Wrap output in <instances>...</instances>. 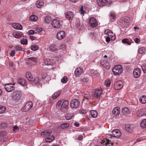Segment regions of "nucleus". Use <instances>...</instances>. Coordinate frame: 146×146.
<instances>
[{
	"instance_id": "1",
	"label": "nucleus",
	"mask_w": 146,
	"mask_h": 146,
	"mask_svg": "<svg viewBox=\"0 0 146 146\" xmlns=\"http://www.w3.org/2000/svg\"><path fill=\"white\" fill-rule=\"evenodd\" d=\"M122 71V66L119 65L115 66L112 69L113 74L116 76L119 75L121 74Z\"/></svg>"
},
{
	"instance_id": "2",
	"label": "nucleus",
	"mask_w": 146,
	"mask_h": 146,
	"mask_svg": "<svg viewBox=\"0 0 146 146\" xmlns=\"http://www.w3.org/2000/svg\"><path fill=\"white\" fill-rule=\"evenodd\" d=\"M113 143L108 139H104L102 140L100 145L96 146H113Z\"/></svg>"
},
{
	"instance_id": "3",
	"label": "nucleus",
	"mask_w": 146,
	"mask_h": 146,
	"mask_svg": "<svg viewBox=\"0 0 146 146\" xmlns=\"http://www.w3.org/2000/svg\"><path fill=\"white\" fill-rule=\"evenodd\" d=\"M33 106V102L31 101H29L27 102L22 110L24 112L27 111L31 109Z\"/></svg>"
},
{
	"instance_id": "4",
	"label": "nucleus",
	"mask_w": 146,
	"mask_h": 146,
	"mask_svg": "<svg viewBox=\"0 0 146 146\" xmlns=\"http://www.w3.org/2000/svg\"><path fill=\"white\" fill-rule=\"evenodd\" d=\"M15 84H7L5 85V88L6 90L9 92H11L14 90L15 88L13 86Z\"/></svg>"
},
{
	"instance_id": "5",
	"label": "nucleus",
	"mask_w": 146,
	"mask_h": 146,
	"mask_svg": "<svg viewBox=\"0 0 146 146\" xmlns=\"http://www.w3.org/2000/svg\"><path fill=\"white\" fill-rule=\"evenodd\" d=\"M80 104V102L78 100L74 99L71 100L70 102V106L72 108H77Z\"/></svg>"
},
{
	"instance_id": "6",
	"label": "nucleus",
	"mask_w": 146,
	"mask_h": 146,
	"mask_svg": "<svg viewBox=\"0 0 146 146\" xmlns=\"http://www.w3.org/2000/svg\"><path fill=\"white\" fill-rule=\"evenodd\" d=\"M89 24L92 27H96L98 25L96 19L93 17H90L89 19Z\"/></svg>"
},
{
	"instance_id": "7",
	"label": "nucleus",
	"mask_w": 146,
	"mask_h": 146,
	"mask_svg": "<svg viewBox=\"0 0 146 146\" xmlns=\"http://www.w3.org/2000/svg\"><path fill=\"white\" fill-rule=\"evenodd\" d=\"M21 95V93L20 92L15 91L13 92L12 98L15 100H19L20 99Z\"/></svg>"
},
{
	"instance_id": "8",
	"label": "nucleus",
	"mask_w": 146,
	"mask_h": 146,
	"mask_svg": "<svg viewBox=\"0 0 146 146\" xmlns=\"http://www.w3.org/2000/svg\"><path fill=\"white\" fill-rule=\"evenodd\" d=\"M52 26L55 28H59L61 26L60 21L57 19H54L52 22Z\"/></svg>"
},
{
	"instance_id": "9",
	"label": "nucleus",
	"mask_w": 146,
	"mask_h": 146,
	"mask_svg": "<svg viewBox=\"0 0 146 146\" xmlns=\"http://www.w3.org/2000/svg\"><path fill=\"white\" fill-rule=\"evenodd\" d=\"M102 90L99 89H96L94 93L92 94V96L95 98L99 99L102 94Z\"/></svg>"
},
{
	"instance_id": "10",
	"label": "nucleus",
	"mask_w": 146,
	"mask_h": 146,
	"mask_svg": "<svg viewBox=\"0 0 146 146\" xmlns=\"http://www.w3.org/2000/svg\"><path fill=\"white\" fill-rule=\"evenodd\" d=\"M91 95V94L90 92H88L86 94H85L83 96V101H85L86 102H89V100L91 99H92Z\"/></svg>"
},
{
	"instance_id": "11",
	"label": "nucleus",
	"mask_w": 146,
	"mask_h": 146,
	"mask_svg": "<svg viewBox=\"0 0 146 146\" xmlns=\"http://www.w3.org/2000/svg\"><path fill=\"white\" fill-rule=\"evenodd\" d=\"M121 132L118 129H114L113 130L111 134L112 137H119L121 135Z\"/></svg>"
},
{
	"instance_id": "12",
	"label": "nucleus",
	"mask_w": 146,
	"mask_h": 146,
	"mask_svg": "<svg viewBox=\"0 0 146 146\" xmlns=\"http://www.w3.org/2000/svg\"><path fill=\"white\" fill-rule=\"evenodd\" d=\"M141 74V70L139 68H135L133 70V74L134 77L135 78L139 77Z\"/></svg>"
},
{
	"instance_id": "13",
	"label": "nucleus",
	"mask_w": 146,
	"mask_h": 146,
	"mask_svg": "<svg viewBox=\"0 0 146 146\" xmlns=\"http://www.w3.org/2000/svg\"><path fill=\"white\" fill-rule=\"evenodd\" d=\"M65 35V33L64 31H60L58 32L57 34L56 37L57 39L61 40L63 38Z\"/></svg>"
},
{
	"instance_id": "14",
	"label": "nucleus",
	"mask_w": 146,
	"mask_h": 146,
	"mask_svg": "<svg viewBox=\"0 0 146 146\" xmlns=\"http://www.w3.org/2000/svg\"><path fill=\"white\" fill-rule=\"evenodd\" d=\"M123 86L122 82L119 81L114 85L113 88L115 90H118L121 89Z\"/></svg>"
},
{
	"instance_id": "15",
	"label": "nucleus",
	"mask_w": 146,
	"mask_h": 146,
	"mask_svg": "<svg viewBox=\"0 0 146 146\" xmlns=\"http://www.w3.org/2000/svg\"><path fill=\"white\" fill-rule=\"evenodd\" d=\"M101 64L106 69L108 70L110 68V65L108 62L106 60H102L100 62Z\"/></svg>"
},
{
	"instance_id": "16",
	"label": "nucleus",
	"mask_w": 146,
	"mask_h": 146,
	"mask_svg": "<svg viewBox=\"0 0 146 146\" xmlns=\"http://www.w3.org/2000/svg\"><path fill=\"white\" fill-rule=\"evenodd\" d=\"M83 69L81 67L77 68L74 71V74L76 77L80 75L83 72Z\"/></svg>"
},
{
	"instance_id": "17",
	"label": "nucleus",
	"mask_w": 146,
	"mask_h": 146,
	"mask_svg": "<svg viewBox=\"0 0 146 146\" xmlns=\"http://www.w3.org/2000/svg\"><path fill=\"white\" fill-rule=\"evenodd\" d=\"M48 48L50 51L52 52H56L58 50V47L54 44H52L49 46Z\"/></svg>"
},
{
	"instance_id": "18",
	"label": "nucleus",
	"mask_w": 146,
	"mask_h": 146,
	"mask_svg": "<svg viewBox=\"0 0 146 146\" xmlns=\"http://www.w3.org/2000/svg\"><path fill=\"white\" fill-rule=\"evenodd\" d=\"M66 17L68 20H72L74 17L73 13L70 11L67 12L65 14Z\"/></svg>"
},
{
	"instance_id": "19",
	"label": "nucleus",
	"mask_w": 146,
	"mask_h": 146,
	"mask_svg": "<svg viewBox=\"0 0 146 146\" xmlns=\"http://www.w3.org/2000/svg\"><path fill=\"white\" fill-rule=\"evenodd\" d=\"M145 110V109L138 108L136 113L137 115L139 117H141L144 115L145 112L144 110Z\"/></svg>"
},
{
	"instance_id": "20",
	"label": "nucleus",
	"mask_w": 146,
	"mask_h": 146,
	"mask_svg": "<svg viewBox=\"0 0 146 146\" xmlns=\"http://www.w3.org/2000/svg\"><path fill=\"white\" fill-rule=\"evenodd\" d=\"M69 104V102L66 100H64L62 101V104L60 106V109L61 110L64 108H66L68 106Z\"/></svg>"
},
{
	"instance_id": "21",
	"label": "nucleus",
	"mask_w": 146,
	"mask_h": 146,
	"mask_svg": "<svg viewBox=\"0 0 146 146\" xmlns=\"http://www.w3.org/2000/svg\"><path fill=\"white\" fill-rule=\"evenodd\" d=\"M55 137L53 135H49L45 139V141L47 142L50 143L54 139Z\"/></svg>"
},
{
	"instance_id": "22",
	"label": "nucleus",
	"mask_w": 146,
	"mask_h": 146,
	"mask_svg": "<svg viewBox=\"0 0 146 146\" xmlns=\"http://www.w3.org/2000/svg\"><path fill=\"white\" fill-rule=\"evenodd\" d=\"M12 26L14 29L17 30H21L22 28V26L19 23H13Z\"/></svg>"
},
{
	"instance_id": "23",
	"label": "nucleus",
	"mask_w": 146,
	"mask_h": 146,
	"mask_svg": "<svg viewBox=\"0 0 146 146\" xmlns=\"http://www.w3.org/2000/svg\"><path fill=\"white\" fill-rule=\"evenodd\" d=\"M36 7L38 8H40L44 5V1L43 0H38L36 3Z\"/></svg>"
},
{
	"instance_id": "24",
	"label": "nucleus",
	"mask_w": 146,
	"mask_h": 146,
	"mask_svg": "<svg viewBox=\"0 0 146 146\" xmlns=\"http://www.w3.org/2000/svg\"><path fill=\"white\" fill-rule=\"evenodd\" d=\"M52 133L51 130H48L44 131L41 133V135L47 136L49 135Z\"/></svg>"
},
{
	"instance_id": "25",
	"label": "nucleus",
	"mask_w": 146,
	"mask_h": 146,
	"mask_svg": "<svg viewBox=\"0 0 146 146\" xmlns=\"http://www.w3.org/2000/svg\"><path fill=\"white\" fill-rule=\"evenodd\" d=\"M47 76V74L46 73H43L42 74L41 80H40V81H42L43 83H45L47 81L46 77Z\"/></svg>"
},
{
	"instance_id": "26",
	"label": "nucleus",
	"mask_w": 146,
	"mask_h": 146,
	"mask_svg": "<svg viewBox=\"0 0 146 146\" xmlns=\"http://www.w3.org/2000/svg\"><path fill=\"white\" fill-rule=\"evenodd\" d=\"M132 40L131 39H128L125 38L122 40V42L124 44H126L127 45H130L131 43Z\"/></svg>"
},
{
	"instance_id": "27",
	"label": "nucleus",
	"mask_w": 146,
	"mask_h": 146,
	"mask_svg": "<svg viewBox=\"0 0 146 146\" xmlns=\"http://www.w3.org/2000/svg\"><path fill=\"white\" fill-rule=\"evenodd\" d=\"M26 76L27 79L30 81H33V80H32L33 78L32 74L31 73L29 72H27L26 74Z\"/></svg>"
},
{
	"instance_id": "28",
	"label": "nucleus",
	"mask_w": 146,
	"mask_h": 146,
	"mask_svg": "<svg viewBox=\"0 0 146 146\" xmlns=\"http://www.w3.org/2000/svg\"><path fill=\"white\" fill-rule=\"evenodd\" d=\"M139 102L142 104H145L146 103V96L143 95L140 97L139 99Z\"/></svg>"
},
{
	"instance_id": "29",
	"label": "nucleus",
	"mask_w": 146,
	"mask_h": 146,
	"mask_svg": "<svg viewBox=\"0 0 146 146\" xmlns=\"http://www.w3.org/2000/svg\"><path fill=\"white\" fill-rule=\"evenodd\" d=\"M119 109V108L118 107L115 108L112 111L113 114L116 115H118L120 113Z\"/></svg>"
},
{
	"instance_id": "30",
	"label": "nucleus",
	"mask_w": 146,
	"mask_h": 146,
	"mask_svg": "<svg viewBox=\"0 0 146 146\" xmlns=\"http://www.w3.org/2000/svg\"><path fill=\"white\" fill-rule=\"evenodd\" d=\"M18 83L22 86H24L26 84V82L25 80L23 78H21L18 80Z\"/></svg>"
},
{
	"instance_id": "31",
	"label": "nucleus",
	"mask_w": 146,
	"mask_h": 146,
	"mask_svg": "<svg viewBox=\"0 0 146 146\" xmlns=\"http://www.w3.org/2000/svg\"><path fill=\"white\" fill-rule=\"evenodd\" d=\"M105 0H97V3L99 6H103L105 5Z\"/></svg>"
},
{
	"instance_id": "32",
	"label": "nucleus",
	"mask_w": 146,
	"mask_h": 146,
	"mask_svg": "<svg viewBox=\"0 0 146 146\" xmlns=\"http://www.w3.org/2000/svg\"><path fill=\"white\" fill-rule=\"evenodd\" d=\"M91 115L93 118L96 117L98 115L97 111L94 110H92L90 111Z\"/></svg>"
},
{
	"instance_id": "33",
	"label": "nucleus",
	"mask_w": 146,
	"mask_h": 146,
	"mask_svg": "<svg viewBox=\"0 0 146 146\" xmlns=\"http://www.w3.org/2000/svg\"><path fill=\"white\" fill-rule=\"evenodd\" d=\"M122 111L123 113L125 114H129L130 112L129 108L127 107H125L123 108Z\"/></svg>"
},
{
	"instance_id": "34",
	"label": "nucleus",
	"mask_w": 146,
	"mask_h": 146,
	"mask_svg": "<svg viewBox=\"0 0 146 146\" xmlns=\"http://www.w3.org/2000/svg\"><path fill=\"white\" fill-rule=\"evenodd\" d=\"M104 33L105 35H108V36H111V34H113V33L109 29H107L104 31Z\"/></svg>"
},
{
	"instance_id": "35",
	"label": "nucleus",
	"mask_w": 146,
	"mask_h": 146,
	"mask_svg": "<svg viewBox=\"0 0 146 146\" xmlns=\"http://www.w3.org/2000/svg\"><path fill=\"white\" fill-rule=\"evenodd\" d=\"M134 127V125L133 124L127 125L126 127L127 130L129 131L132 130Z\"/></svg>"
},
{
	"instance_id": "36",
	"label": "nucleus",
	"mask_w": 146,
	"mask_h": 146,
	"mask_svg": "<svg viewBox=\"0 0 146 146\" xmlns=\"http://www.w3.org/2000/svg\"><path fill=\"white\" fill-rule=\"evenodd\" d=\"M15 50L17 51H21L22 50V48L19 45H17L14 48Z\"/></svg>"
},
{
	"instance_id": "37",
	"label": "nucleus",
	"mask_w": 146,
	"mask_h": 146,
	"mask_svg": "<svg viewBox=\"0 0 146 146\" xmlns=\"http://www.w3.org/2000/svg\"><path fill=\"white\" fill-rule=\"evenodd\" d=\"M60 94V91L57 92H55L52 96V98L53 99H55L58 97Z\"/></svg>"
},
{
	"instance_id": "38",
	"label": "nucleus",
	"mask_w": 146,
	"mask_h": 146,
	"mask_svg": "<svg viewBox=\"0 0 146 146\" xmlns=\"http://www.w3.org/2000/svg\"><path fill=\"white\" fill-rule=\"evenodd\" d=\"M29 19L31 20H32L34 21H36L37 20L38 18L35 15H33L30 17Z\"/></svg>"
},
{
	"instance_id": "39",
	"label": "nucleus",
	"mask_w": 146,
	"mask_h": 146,
	"mask_svg": "<svg viewBox=\"0 0 146 146\" xmlns=\"http://www.w3.org/2000/svg\"><path fill=\"white\" fill-rule=\"evenodd\" d=\"M6 110V108L5 107L0 106V113H4Z\"/></svg>"
},
{
	"instance_id": "40",
	"label": "nucleus",
	"mask_w": 146,
	"mask_h": 146,
	"mask_svg": "<svg viewBox=\"0 0 146 146\" xmlns=\"http://www.w3.org/2000/svg\"><path fill=\"white\" fill-rule=\"evenodd\" d=\"M73 116L72 114H68L65 115V118L66 120H69L72 118Z\"/></svg>"
},
{
	"instance_id": "41",
	"label": "nucleus",
	"mask_w": 146,
	"mask_h": 146,
	"mask_svg": "<svg viewBox=\"0 0 146 146\" xmlns=\"http://www.w3.org/2000/svg\"><path fill=\"white\" fill-rule=\"evenodd\" d=\"M32 80L33 81H31V82H34L35 83L38 84L39 83V79L37 77H35L33 78Z\"/></svg>"
},
{
	"instance_id": "42",
	"label": "nucleus",
	"mask_w": 146,
	"mask_h": 146,
	"mask_svg": "<svg viewBox=\"0 0 146 146\" xmlns=\"http://www.w3.org/2000/svg\"><path fill=\"white\" fill-rule=\"evenodd\" d=\"M141 125L142 128H145L146 127V119L143 120L141 123Z\"/></svg>"
},
{
	"instance_id": "43",
	"label": "nucleus",
	"mask_w": 146,
	"mask_h": 146,
	"mask_svg": "<svg viewBox=\"0 0 146 146\" xmlns=\"http://www.w3.org/2000/svg\"><path fill=\"white\" fill-rule=\"evenodd\" d=\"M146 51L145 48L144 47H141L138 50L139 52L141 54H143Z\"/></svg>"
},
{
	"instance_id": "44",
	"label": "nucleus",
	"mask_w": 146,
	"mask_h": 146,
	"mask_svg": "<svg viewBox=\"0 0 146 146\" xmlns=\"http://www.w3.org/2000/svg\"><path fill=\"white\" fill-rule=\"evenodd\" d=\"M37 60L36 58L35 57H30L28 58V61L31 60L33 61L34 62H36Z\"/></svg>"
},
{
	"instance_id": "45",
	"label": "nucleus",
	"mask_w": 146,
	"mask_h": 146,
	"mask_svg": "<svg viewBox=\"0 0 146 146\" xmlns=\"http://www.w3.org/2000/svg\"><path fill=\"white\" fill-rule=\"evenodd\" d=\"M51 18L49 16L46 17L45 19V22L46 23L48 24L51 20Z\"/></svg>"
},
{
	"instance_id": "46",
	"label": "nucleus",
	"mask_w": 146,
	"mask_h": 146,
	"mask_svg": "<svg viewBox=\"0 0 146 146\" xmlns=\"http://www.w3.org/2000/svg\"><path fill=\"white\" fill-rule=\"evenodd\" d=\"M44 63L46 65H49L52 64V63L50 60L45 59L44 60Z\"/></svg>"
},
{
	"instance_id": "47",
	"label": "nucleus",
	"mask_w": 146,
	"mask_h": 146,
	"mask_svg": "<svg viewBox=\"0 0 146 146\" xmlns=\"http://www.w3.org/2000/svg\"><path fill=\"white\" fill-rule=\"evenodd\" d=\"M15 37L16 38H20L22 36V35L21 33H16L15 35Z\"/></svg>"
},
{
	"instance_id": "48",
	"label": "nucleus",
	"mask_w": 146,
	"mask_h": 146,
	"mask_svg": "<svg viewBox=\"0 0 146 146\" xmlns=\"http://www.w3.org/2000/svg\"><path fill=\"white\" fill-rule=\"evenodd\" d=\"M122 20L126 23H128L130 21L129 19L127 17H124L122 18Z\"/></svg>"
},
{
	"instance_id": "49",
	"label": "nucleus",
	"mask_w": 146,
	"mask_h": 146,
	"mask_svg": "<svg viewBox=\"0 0 146 146\" xmlns=\"http://www.w3.org/2000/svg\"><path fill=\"white\" fill-rule=\"evenodd\" d=\"M104 83L107 87H108L110 86L111 82L109 79H107L105 81Z\"/></svg>"
},
{
	"instance_id": "50",
	"label": "nucleus",
	"mask_w": 146,
	"mask_h": 146,
	"mask_svg": "<svg viewBox=\"0 0 146 146\" xmlns=\"http://www.w3.org/2000/svg\"><path fill=\"white\" fill-rule=\"evenodd\" d=\"M69 126V124L68 123H64L61 124V127L62 129H64L68 127Z\"/></svg>"
},
{
	"instance_id": "51",
	"label": "nucleus",
	"mask_w": 146,
	"mask_h": 146,
	"mask_svg": "<svg viewBox=\"0 0 146 146\" xmlns=\"http://www.w3.org/2000/svg\"><path fill=\"white\" fill-rule=\"evenodd\" d=\"M68 80L67 77L66 76H64L61 80V82L63 83H66L67 82Z\"/></svg>"
},
{
	"instance_id": "52",
	"label": "nucleus",
	"mask_w": 146,
	"mask_h": 146,
	"mask_svg": "<svg viewBox=\"0 0 146 146\" xmlns=\"http://www.w3.org/2000/svg\"><path fill=\"white\" fill-rule=\"evenodd\" d=\"M63 100H60L58 102L56 105V108H60V105H61V104H62V101Z\"/></svg>"
},
{
	"instance_id": "53",
	"label": "nucleus",
	"mask_w": 146,
	"mask_h": 146,
	"mask_svg": "<svg viewBox=\"0 0 146 146\" xmlns=\"http://www.w3.org/2000/svg\"><path fill=\"white\" fill-rule=\"evenodd\" d=\"M142 68L144 73H146V64H144L141 66Z\"/></svg>"
},
{
	"instance_id": "54",
	"label": "nucleus",
	"mask_w": 146,
	"mask_h": 146,
	"mask_svg": "<svg viewBox=\"0 0 146 146\" xmlns=\"http://www.w3.org/2000/svg\"><path fill=\"white\" fill-rule=\"evenodd\" d=\"M38 46L37 45H33L31 46V49L35 51L37 50L38 48Z\"/></svg>"
},
{
	"instance_id": "55",
	"label": "nucleus",
	"mask_w": 146,
	"mask_h": 146,
	"mask_svg": "<svg viewBox=\"0 0 146 146\" xmlns=\"http://www.w3.org/2000/svg\"><path fill=\"white\" fill-rule=\"evenodd\" d=\"M6 134V132L5 131H2L0 132V136L1 137L4 136Z\"/></svg>"
},
{
	"instance_id": "56",
	"label": "nucleus",
	"mask_w": 146,
	"mask_h": 146,
	"mask_svg": "<svg viewBox=\"0 0 146 146\" xmlns=\"http://www.w3.org/2000/svg\"><path fill=\"white\" fill-rule=\"evenodd\" d=\"M21 43L23 44L26 45L27 44V41L25 39H23L21 40Z\"/></svg>"
},
{
	"instance_id": "57",
	"label": "nucleus",
	"mask_w": 146,
	"mask_h": 146,
	"mask_svg": "<svg viewBox=\"0 0 146 146\" xmlns=\"http://www.w3.org/2000/svg\"><path fill=\"white\" fill-rule=\"evenodd\" d=\"M89 80L88 78L86 77H84L82 79V80L83 82H88Z\"/></svg>"
},
{
	"instance_id": "58",
	"label": "nucleus",
	"mask_w": 146,
	"mask_h": 146,
	"mask_svg": "<svg viewBox=\"0 0 146 146\" xmlns=\"http://www.w3.org/2000/svg\"><path fill=\"white\" fill-rule=\"evenodd\" d=\"M110 19H114L115 16V15L113 13H110Z\"/></svg>"
},
{
	"instance_id": "59",
	"label": "nucleus",
	"mask_w": 146,
	"mask_h": 146,
	"mask_svg": "<svg viewBox=\"0 0 146 146\" xmlns=\"http://www.w3.org/2000/svg\"><path fill=\"white\" fill-rule=\"evenodd\" d=\"M105 5H109L111 3V0H105Z\"/></svg>"
},
{
	"instance_id": "60",
	"label": "nucleus",
	"mask_w": 146,
	"mask_h": 146,
	"mask_svg": "<svg viewBox=\"0 0 146 146\" xmlns=\"http://www.w3.org/2000/svg\"><path fill=\"white\" fill-rule=\"evenodd\" d=\"M143 139L142 137H140L138 139H137L136 140V141H134L133 142V144H135L137 142H139V141H142Z\"/></svg>"
},
{
	"instance_id": "61",
	"label": "nucleus",
	"mask_w": 146,
	"mask_h": 146,
	"mask_svg": "<svg viewBox=\"0 0 146 146\" xmlns=\"http://www.w3.org/2000/svg\"><path fill=\"white\" fill-rule=\"evenodd\" d=\"M35 32V31L33 30H30L28 31V34L30 35H33Z\"/></svg>"
},
{
	"instance_id": "62",
	"label": "nucleus",
	"mask_w": 146,
	"mask_h": 146,
	"mask_svg": "<svg viewBox=\"0 0 146 146\" xmlns=\"http://www.w3.org/2000/svg\"><path fill=\"white\" fill-rule=\"evenodd\" d=\"M80 111L82 114H85L87 113L86 110H80Z\"/></svg>"
},
{
	"instance_id": "63",
	"label": "nucleus",
	"mask_w": 146,
	"mask_h": 146,
	"mask_svg": "<svg viewBox=\"0 0 146 146\" xmlns=\"http://www.w3.org/2000/svg\"><path fill=\"white\" fill-rule=\"evenodd\" d=\"M111 37V36H107V37L106 38V41L108 43L110 41V37Z\"/></svg>"
},
{
	"instance_id": "64",
	"label": "nucleus",
	"mask_w": 146,
	"mask_h": 146,
	"mask_svg": "<svg viewBox=\"0 0 146 146\" xmlns=\"http://www.w3.org/2000/svg\"><path fill=\"white\" fill-rule=\"evenodd\" d=\"M65 45L64 44H62L60 45V48L61 49H62L65 48Z\"/></svg>"
}]
</instances>
